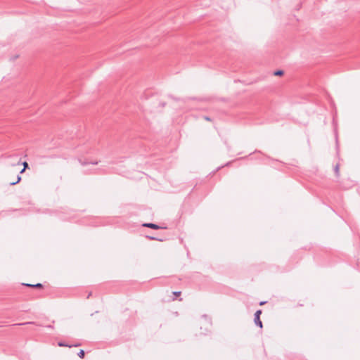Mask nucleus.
Instances as JSON below:
<instances>
[{
  "instance_id": "1",
  "label": "nucleus",
  "mask_w": 360,
  "mask_h": 360,
  "mask_svg": "<svg viewBox=\"0 0 360 360\" xmlns=\"http://www.w3.org/2000/svg\"><path fill=\"white\" fill-rule=\"evenodd\" d=\"M262 314V311L260 309L257 310L255 314L254 322L256 326L259 328H262V322L260 320V314Z\"/></svg>"
},
{
  "instance_id": "2",
  "label": "nucleus",
  "mask_w": 360,
  "mask_h": 360,
  "mask_svg": "<svg viewBox=\"0 0 360 360\" xmlns=\"http://www.w3.org/2000/svg\"><path fill=\"white\" fill-rule=\"evenodd\" d=\"M143 226L153 229H158L160 228L159 226H158L157 224L152 223L144 224Z\"/></svg>"
},
{
  "instance_id": "3",
  "label": "nucleus",
  "mask_w": 360,
  "mask_h": 360,
  "mask_svg": "<svg viewBox=\"0 0 360 360\" xmlns=\"http://www.w3.org/2000/svg\"><path fill=\"white\" fill-rule=\"evenodd\" d=\"M202 319L205 321V324L207 326L206 330H208V329H209L208 328L211 326V322H210L209 318L205 315L202 316Z\"/></svg>"
},
{
  "instance_id": "4",
  "label": "nucleus",
  "mask_w": 360,
  "mask_h": 360,
  "mask_svg": "<svg viewBox=\"0 0 360 360\" xmlns=\"http://www.w3.org/2000/svg\"><path fill=\"white\" fill-rule=\"evenodd\" d=\"M26 286H29V287H34V288H41L42 285L41 283H37V284H35V285H31V284H24Z\"/></svg>"
},
{
  "instance_id": "5",
  "label": "nucleus",
  "mask_w": 360,
  "mask_h": 360,
  "mask_svg": "<svg viewBox=\"0 0 360 360\" xmlns=\"http://www.w3.org/2000/svg\"><path fill=\"white\" fill-rule=\"evenodd\" d=\"M283 75V71H282V70H277L274 72V75H276V76H281Z\"/></svg>"
},
{
  "instance_id": "6",
  "label": "nucleus",
  "mask_w": 360,
  "mask_h": 360,
  "mask_svg": "<svg viewBox=\"0 0 360 360\" xmlns=\"http://www.w3.org/2000/svg\"><path fill=\"white\" fill-rule=\"evenodd\" d=\"M20 180H21V177H20V176L18 175L17 177V181H14V182H11V185H15V184H18V182H20Z\"/></svg>"
},
{
  "instance_id": "7",
  "label": "nucleus",
  "mask_w": 360,
  "mask_h": 360,
  "mask_svg": "<svg viewBox=\"0 0 360 360\" xmlns=\"http://www.w3.org/2000/svg\"><path fill=\"white\" fill-rule=\"evenodd\" d=\"M78 356L80 357V358H84V351L81 349L79 353H78Z\"/></svg>"
},
{
  "instance_id": "8",
  "label": "nucleus",
  "mask_w": 360,
  "mask_h": 360,
  "mask_svg": "<svg viewBox=\"0 0 360 360\" xmlns=\"http://www.w3.org/2000/svg\"><path fill=\"white\" fill-rule=\"evenodd\" d=\"M22 165H24V168L20 171V173H23L25 170V169L27 167L28 165L26 162H24L22 163Z\"/></svg>"
},
{
  "instance_id": "9",
  "label": "nucleus",
  "mask_w": 360,
  "mask_h": 360,
  "mask_svg": "<svg viewBox=\"0 0 360 360\" xmlns=\"http://www.w3.org/2000/svg\"><path fill=\"white\" fill-rule=\"evenodd\" d=\"M58 346H60V347H70V345H66L62 342H58Z\"/></svg>"
},
{
  "instance_id": "10",
  "label": "nucleus",
  "mask_w": 360,
  "mask_h": 360,
  "mask_svg": "<svg viewBox=\"0 0 360 360\" xmlns=\"http://www.w3.org/2000/svg\"><path fill=\"white\" fill-rule=\"evenodd\" d=\"M335 172L338 174V171H339V167L338 165H336L335 168Z\"/></svg>"
},
{
  "instance_id": "11",
  "label": "nucleus",
  "mask_w": 360,
  "mask_h": 360,
  "mask_svg": "<svg viewBox=\"0 0 360 360\" xmlns=\"http://www.w3.org/2000/svg\"><path fill=\"white\" fill-rule=\"evenodd\" d=\"M30 323H32V322H27V323H18V325H25V324H30Z\"/></svg>"
},
{
  "instance_id": "12",
  "label": "nucleus",
  "mask_w": 360,
  "mask_h": 360,
  "mask_svg": "<svg viewBox=\"0 0 360 360\" xmlns=\"http://www.w3.org/2000/svg\"><path fill=\"white\" fill-rule=\"evenodd\" d=\"M174 294H175L176 295H179V294H180V292H174Z\"/></svg>"
},
{
  "instance_id": "13",
  "label": "nucleus",
  "mask_w": 360,
  "mask_h": 360,
  "mask_svg": "<svg viewBox=\"0 0 360 360\" xmlns=\"http://www.w3.org/2000/svg\"><path fill=\"white\" fill-rule=\"evenodd\" d=\"M264 303H265L264 302H260V305H262V304H264Z\"/></svg>"
},
{
  "instance_id": "14",
  "label": "nucleus",
  "mask_w": 360,
  "mask_h": 360,
  "mask_svg": "<svg viewBox=\"0 0 360 360\" xmlns=\"http://www.w3.org/2000/svg\"><path fill=\"white\" fill-rule=\"evenodd\" d=\"M18 165H21L20 161H19V162H18Z\"/></svg>"
}]
</instances>
